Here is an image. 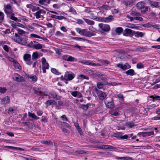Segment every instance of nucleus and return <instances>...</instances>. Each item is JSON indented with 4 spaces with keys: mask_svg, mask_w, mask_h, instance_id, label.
<instances>
[{
    "mask_svg": "<svg viewBox=\"0 0 160 160\" xmlns=\"http://www.w3.org/2000/svg\"><path fill=\"white\" fill-rule=\"evenodd\" d=\"M154 131H155L156 133L158 131L157 128H152L147 132H141V135L143 137L151 136L154 134Z\"/></svg>",
    "mask_w": 160,
    "mask_h": 160,
    "instance_id": "f257e3e1",
    "label": "nucleus"
},
{
    "mask_svg": "<svg viewBox=\"0 0 160 160\" xmlns=\"http://www.w3.org/2000/svg\"><path fill=\"white\" fill-rule=\"evenodd\" d=\"M75 76V74L73 73L67 72L64 75V79L67 81H70L73 79Z\"/></svg>",
    "mask_w": 160,
    "mask_h": 160,
    "instance_id": "f03ea898",
    "label": "nucleus"
},
{
    "mask_svg": "<svg viewBox=\"0 0 160 160\" xmlns=\"http://www.w3.org/2000/svg\"><path fill=\"white\" fill-rule=\"evenodd\" d=\"M98 26L104 32H108L110 30V27L108 25L101 23L99 24Z\"/></svg>",
    "mask_w": 160,
    "mask_h": 160,
    "instance_id": "7ed1b4c3",
    "label": "nucleus"
},
{
    "mask_svg": "<svg viewBox=\"0 0 160 160\" xmlns=\"http://www.w3.org/2000/svg\"><path fill=\"white\" fill-rule=\"evenodd\" d=\"M13 80L17 82H22L25 81L24 78L17 73H15L13 75Z\"/></svg>",
    "mask_w": 160,
    "mask_h": 160,
    "instance_id": "20e7f679",
    "label": "nucleus"
},
{
    "mask_svg": "<svg viewBox=\"0 0 160 160\" xmlns=\"http://www.w3.org/2000/svg\"><path fill=\"white\" fill-rule=\"evenodd\" d=\"M42 69L43 72L45 73L46 72V69H48L49 65L46 62V60L45 58H42Z\"/></svg>",
    "mask_w": 160,
    "mask_h": 160,
    "instance_id": "39448f33",
    "label": "nucleus"
},
{
    "mask_svg": "<svg viewBox=\"0 0 160 160\" xmlns=\"http://www.w3.org/2000/svg\"><path fill=\"white\" fill-rule=\"evenodd\" d=\"M96 91L99 97V99L101 100H103L107 96L105 92L98 90L97 89H96Z\"/></svg>",
    "mask_w": 160,
    "mask_h": 160,
    "instance_id": "423d86ee",
    "label": "nucleus"
},
{
    "mask_svg": "<svg viewBox=\"0 0 160 160\" xmlns=\"http://www.w3.org/2000/svg\"><path fill=\"white\" fill-rule=\"evenodd\" d=\"M4 8V12L7 15H8L9 14H12V13H13L12 12V9L10 4H7L6 6H5Z\"/></svg>",
    "mask_w": 160,
    "mask_h": 160,
    "instance_id": "0eeeda50",
    "label": "nucleus"
},
{
    "mask_svg": "<svg viewBox=\"0 0 160 160\" xmlns=\"http://www.w3.org/2000/svg\"><path fill=\"white\" fill-rule=\"evenodd\" d=\"M148 3L152 8H159L160 7V3L159 2L153 1L149 0Z\"/></svg>",
    "mask_w": 160,
    "mask_h": 160,
    "instance_id": "6e6552de",
    "label": "nucleus"
},
{
    "mask_svg": "<svg viewBox=\"0 0 160 160\" xmlns=\"http://www.w3.org/2000/svg\"><path fill=\"white\" fill-rule=\"evenodd\" d=\"M31 56L30 54H25L23 56V59L25 61L27 62V64L29 65H31L32 62L31 61Z\"/></svg>",
    "mask_w": 160,
    "mask_h": 160,
    "instance_id": "1a4fd4ad",
    "label": "nucleus"
},
{
    "mask_svg": "<svg viewBox=\"0 0 160 160\" xmlns=\"http://www.w3.org/2000/svg\"><path fill=\"white\" fill-rule=\"evenodd\" d=\"M46 13V11H45L44 10L42 9H41L38 11H37L36 12L34 13L33 14L34 16H35L36 17V18L37 19H38L41 18V15H40L41 13H43L45 14Z\"/></svg>",
    "mask_w": 160,
    "mask_h": 160,
    "instance_id": "9d476101",
    "label": "nucleus"
},
{
    "mask_svg": "<svg viewBox=\"0 0 160 160\" xmlns=\"http://www.w3.org/2000/svg\"><path fill=\"white\" fill-rule=\"evenodd\" d=\"M10 102L9 97L6 96L3 98L1 101V103L2 104H7Z\"/></svg>",
    "mask_w": 160,
    "mask_h": 160,
    "instance_id": "9b49d317",
    "label": "nucleus"
},
{
    "mask_svg": "<svg viewBox=\"0 0 160 160\" xmlns=\"http://www.w3.org/2000/svg\"><path fill=\"white\" fill-rule=\"evenodd\" d=\"M11 59L12 60H13L12 62L15 68L20 70L22 68L17 61L13 59L12 58H11Z\"/></svg>",
    "mask_w": 160,
    "mask_h": 160,
    "instance_id": "f8f14e48",
    "label": "nucleus"
},
{
    "mask_svg": "<svg viewBox=\"0 0 160 160\" xmlns=\"http://www.w3.org/2000/svg\"><path fill=\"white\" fill-rule=\"evenodd\" d=\"M103 22H111V21L113 20V16L110 15L108 17L103 18Z\"/></svg>",
    "mask_w": 160,
    "mask_h": 160,
    "instance_id": "ddd939ff",
    "label": "nucleus"
},
{
    "mask_svg": "<svg viewBox=\"0 0 160 160\" xmlns=\"http://www.w3.org/2000/svg\"><path fill=\"white\" fill-rule=\"evenodd\" d=\"M98 8L101 11H102L104 10H108L110 9V7L109 6L107 5H103L102 6L98 7Z\"/></svg>",
    "mask_w": 160,
    "mask_h": 160,
    "instance_id": "4468645a",
    "label": "nucleus"
},
{
    "mask_svg": "<svg viewBox=\"0 0 160 160\" xmlns=\"http://www.w3.org/2000/svg\"><path fill=\"white\" fill-rule=\"evenodd\" d=\"M80 62L86 65H90L91 66H96L95 63L89 62L88 61L82 60L79 62Z\"/></svg>",
    "mask_w": 160,
    "mask_h": 160,
    "instance_id": "2eb2a0df",
    "label": "nucleus"
},
{
    "mask_svg": "<svg viewBox=\"0 0 160 160\" xmlns=\"http://www.w3.org/2000/svg\"><path fill=\"white\" fill-rule=\"evenodd\" d=\"M144 6V3L142 2H139L136 5L138 9L140 10Z\"/></svg>",
    "mask_w": 160,
    "mask_h": 160,
    "instance_id": "dca6fc26",
    "label": "nucleus"
},
{
    "mask_svg": "<svg viewBox=\"0 0 160 160\" xmlns=\"http://www.w3.org/2000/svg\"><path fill=\"white\" fill-rule=\"evenodd\" d=\"M135 37L136 38H138L139 37H142L144 35L143 33L141 32H135L134 31V33H133Z\"/></svg>",
    "mask_w": 160,
    "mask_h": 160,
    "instance_id": "f3484780",
    "label": "nucleus"
},
{
    "mask_svg": "<svg viewBox=\"0 0 160 160\" xmlns=\"http://www.w3.org/2000/svg\"><path fill=\"white\" fill-rule=\"evenodd\" d=\"M124 31L126 34H129L130 36H132L134 35L133 33H134V31H132L130 29L126 28L125 30Z\"/></svg>",
    "mask_w": 160,
    "mask_h": 160,
    "instance_id": "a211bd4d",
    "label": "nucleus"
},
{
    "mask_svg": "<svg viewBox=\"0 0 160 160\" xmlns=\"http://www.w3.org/2000/svg\"><path fill=\"white\" fill-rule=\"evenodd\" d=\"M49 95L50 97L53 98H55L56 100H59L61 98L60 96L57 97V95L55 93L51 92Z\"/></svg>",
    "mask_w": 160,
    "mask_h": 160,
    "instance_id": "6ab92c4d",
    "label": "nucleus"
},
{
    "mask_svg": "<svg viewBox=\"0 0 160 160\" xmlns=\"http://www.w3.org/2000/svg\"><path fill=\"white\" fill-rule=\"evenodd\" d=\"M135 50L137 52H146L148 50L147 48L143 47H138L135 48Z\"/></svg>",
    "mask_w": 160,
    "mask_h": 160,
    "instance_id": "aec40b11",
    "label": "nucleus"
},
{
    "mask_svg": "<svg viewBox=\"0 0 160 160\" xmlns=\"http://www.w3.org/2000/svg\"><path fill=\"white\" fill-rule=\"evenodd\" d=\"M105 104L107 107L109 108H113L114 107L113 101L108 102L107 103H105Z\"/></svg>",
    "mask_w": 160,
    "mask_h": 160,
    "instance_id": "412c9836",
    "label": "nucleus"
},
{
    "mask_svg": "<svg viewBox=\"0 0 160 160\" xmlns=\"http://www.w3.org/2000/svg\"><path fill=\"white\" fill-rule=\"evenodd\" d=\"M30 47L35 48L37 49H41L42 48V46L40 44L38 43L37 44H34V45H31Z\"/></svg>",
    "mask_w": 160,
    "mask_h": 160,
    "instance_id": "4be33fe9",
    "label": "nucleus"
},
{
    "mask_svg": "<svg viewBox=\"0 0 160 160\" xmlns=\"http://www.w3.org/2000/svg\"><path fill=\"white\" fill-rule=\"evenodd\" d=\"M51 17L53 18H55L58 20H62V19H66V18L63 16H57L55 15H52Z\"/></svg>",
    "mask_w": 160,
    "mask_h": 160,
    "instance_id": "5701e85b",
    "label": "nucleus"
},
{
    "mask_svg": "<svg viewBox=\"0 0 160 160\" xmlns=\"http://www.w3.org/2000/svg\"><path fill=\"white\" fill-rule=\"evenodd\" d=\"M28 114V116L29 117H31L33 119H38L39 118V117H38L35 114H34L33 113H32L30 112H29Z\"/></svg>",
    "mask_w": 160,
    "mask_h": 160,
    "instance_id": "b1692460",
    "label": "nucleus"
},
{
    "mask_svg": "<svg viewBox=\"0 0 160 160\" xmlns=\"http://www.w3.org/2000/svg\"><path fill=\"white\" fill-rule=\"evenodd\" d=\"M130 14L132 16L136 17L140 16V14L136 11H132L130 13Z\"/></svg>",
    "mask_w": 160,
    "mask_h": 160,
    "instance_id": "393cba45",
    "label": "nucleus"
},
{
    "mask_svg": "<svg viewBox=\"0 0 160 160\" xmlns=\"http://www.w3.org/2000/svg\"><path fill=\"white\" fill-rule=\"evenodd\" d=\"M126 73L127 75L133 76L135 74V72L134 70L133 69H130L127 71L126 72Z\"/></svg>",
    "mask_w": 160,
    "mask_h": 160,
    "instance_id": "a878e982",
    "label": "nucleus"
},
{
    "mask_svg": "<svg viewBox=\"0 0 160 160\" xmlns=\"http://www.w3.org/2000/svg\"><path fill=\"white\" fill-rule=\"evenodd\" d=\"M91 18L92 19L95 20L97 21H99V22H103V18L102 17H91Z\"/></svg>",
    "mask_w": 160,
    "mask_h": 160,
    "instance_id": "bb28decb",
    "label": "nucleus"
},
{
    "mask_svg": "<svg viewBox=\"0 0 160 160\" xmlns=\"http://www.w3.org/2000/svg\"><path fill=\"white\" fill-rule=\"evenodd\" d=\"M123 31V29L121 27H118L116 28L115 29V32L116 33L120 35Z\"/></svg>",
    "mask_w": 160,
    "mask_h": 160,
    "instance_id": "cd10ccee",
    "label": "nucleus"
},
{
    "mask_svg": "<svg viewBox=\"0 0 160 160\" xmlns=\"http://www.w3.org/2000/svg\"><path fill=\"white\" fill-rule=\"evenodd\" d=\"M80 108L84 110H87L89 108V104H87V105L81 104L79 106Z\"/></svg>",
    "mask_w": 160,
    "mask_h": 160,
    "instance_id": "c85d7f7f",
    "label": "nucleus"
},
{
    "mask_svg": "<svg viewBox=\"0 0 160 160\" xmlns=\"http://www.w3.org/2000/svg\"><path fill=\"white\" fill-rule=\"evenodd\" d=\"M83 19L84 20L85 22L88 24L92 25L94 24V22L93 21L84 18H83Z\"/></svg>",
    "mask_w": 160,
    "mask_h": 160,
    "instance_id": "c756f323",
    "label": "nucleus"
},
{
    "mask_svg": "<svg viewBox=\"0 0 160 160\" xmlns=\"http://www.w3.org/2000/svg\"><path fill=\"white\" fill-rule=\"evenodd\" d=\"M126 126L129 128H132L135 125L132 122H130L126 123Z\"/></svg>",
    "mask_w": 160,
    "mask_h": 160,
    "instance_id": "7c9ffc66",
    "label": "nucleus"
},
{
    "mask_svg": "<svg viewBox=\"0 0 160 160\" xmlns=\"http://www.w3.org/2000/svg\"><path fill=\"white\" fill-rule=\"evenodd\" d=\"M117 66L119 68H120L123 70H125L127 68V66L126 65H123L122 64H117Z\"/></svg>",
    "mask_w": 160,
    "mask_h": 160,
    "instance_id": "2f4dec72",
    "label": "nucleus"
},
{
    "mask_svg": "<svg viewBox=\"0 0 160 160\" xmlns=\"http://www.w3.org/2000/svg\"><path fill=\"white\" fill-rule=\"evenodd\" d=\"M28 78L31 79L32 81L34 82H36L37 80V77L35 75L33 76H27Z\"/></svg>",
    "mask_w": 160,
    "mask_h": 160,
    "instance_id": "473e14b6",
    "label": "nucleus"
},
{
    "mask_svg": "<svg viewBox=\"0 0 160 160\" xmlns=\"http://www.w3.org/2000/svg\"><path fill=\"white\" fill-rule=\"evenodd\" d=\"M95 35L96 34L95 33L90 31H87L86 37H90L91 36H95Z\"/></svg>",
    "mask_w": 160,
    "mask_h": 160,
    "instance_id": "72a5a7b5",
    "label": "nucleus"
},
{
    "mask_svg": "<svg viewBox=\"0 0 160 160\" xmlns=\"http://www.w3.org/2000/svg\"><path fill=\"white\" fill-rule=\"evenodd\" d=\"M60 124L62 126L64 127H67L68 128L70 127V126L68 124L64 122H61Z\"/></svg>",
    "mask_w": 160,
    "mask_h": 160,
    "instance_id": "f704fd0d",
    "label": "nucleus"
},
{
    "mask_svg": "<svg viewBox=\"0 0 160 160\" xmlns=\"http://www.w3.org/2000/svg\"><path fill=\"white\" fill-rule=\"evenodd\" d=\"M38 57V53L36 52H33L32 55V59L33 60H34Z\"/></svg>",
    "mask_w": 160,
    "mask_h": 160,
    "instance_id": "c9c22d12",
    "label": "nucleus"
},
{
    "mask_svg": "<svg viewBox=\"0 0 160 160\" xmlns=\"http://www.w3.org/2000/svg\"><path fill=\"white\" fill-rule=\"evenodd\" d=\"M124 3L126 5H130L133 3V0H126Z\"/></svg>",
    "mask_w": 160,
    "mask_h": 160,
    "instance_id": "e433bc0d",
    "label": "nucleus"
},
{
    "mask_svg": "<svg viewBox=\"0 0 160 160\" xmlns=\"http://www.w3.org/2000/svg\"><path fill=\"white\" fill-rule=\"evenodd\" d=\"M14 13H12V14H11V16H10V19L13 20L15 21H17L18 20V18L14 17Z\"/></svg>",
    "mask_w": 160,
    "mask_h": 160,
    "instance_id": "4c0bfd02",
    "label": "nucleus"
},
{
    "mask_svg": "<svg viewBox=\"0 0 160 160\" xmlns=\"http://www.w3.org/2000/svg\"><path fill=\"white\" fill-rule=\"evenodd\" d=\"M55 102H56L55 101L52 100H49L47 101L46 102V103L49 105H50L52 104H55Z\"/></svg>",
    "mask_w": 160,
    "mask_h": 160,
    "instance_id": "58836bf2",
    "label": "nucleus"
},
{
    "mask_svg": "<svg viewBox=\"0 0 160 160\" xmlns=\"http://www.w3.org/2000/svg\"><path fill=\"white\" fill-rule=\"evenodd\" d=\"M51 71L53 73L57 75L60 74V73H59L58 70L54 68H52L51 69Z\"/></svg>",
    "mask_w": 160,
    "mask_h": 160,
    "instance_id": "ea45409f",
    "label": "nucleus"
},
{
    "mask_svg": "<svg viewBox=\"0 0 160 160\" xmlns=\"http://www.w3.org/2000/svg\"><path fill=\"white\" fill-rule=\"evenodd\" d=\"M148 10V7L144 6L140 10L142 13H144Z\"/></svg>",
    "mask_w": 160,
    "mask_h": 160,
    "instance_id": "a19ab883",
    "label": "nucleus"
},
{
    "mask_svg": "<svg viewBox=\"0 0 160 160\" xmlns=\"http://www.w3.org/2000/svg\"><path fill=\"white\" fill-rule=\"evenodd\" d=\"M78 94L80 95H81V93L78 91H74L71 93L72 95L74 97L77 96Z\"/></svg>",
    "mask_w": 160,
    "mask_h": 160,
    "instance_id": "79ce46f5",
    "label": "nucleus"
},
{
    "mask_svg": "<svg viewBox=\"0 0 160 160\" xmlns=\"http://www.w3.org/2000/svg\"><path fill=\"white\" fill-rule=\"evenodd\" d=\"M121 134L122 133L120 132H118L117 133H114L112 135V136L118 138H120Z\"/></svg>",
    "mask_w": 160,
    "mask_h": 160,
    "instance_id": "37998d69",
    "label": "nucleus"
},
{
    "mask_svg": "<svg viewBox=\"0 0 160 160\" xmlns=\"http://www.w3.org/2000/svg\"><path fill=\"white\" fill-rule=\"evenodd\" d=\"M76 153L78 154H86V152L85 151L82 150H79L75 151Z\"/></svg>",
    "mask_w": 160,
    "mask_h": 160,
    "instance_id": "c03bdc74",
    "label": "nucleus"
},
{
    "mask_svg": "<svg viewBox=\"0 0 160 160\" xmlns=\"http://www.w3.org/2000/svg\"><path fill=\"white\" fill-rule=\"evenodd\" d=\"M18 34L20 36V35H22L23 34H24L25 33V32L22 30H21L19 29L18 30Z\"/></svg>",
    "mask_w": 160,
    "mask_h": 160,
    "instance_id": "a18cd8bd",
    "label": "nucleus"
},
{
    "mask_svg": "<svg viewBox=\"0 0 160 160\" xmlns=\"http://www.w3.org/2000/svg\"><path fill=\"white\" fill-rule=\"evenodd\" d=\"M87 30L86 29H82L80 34L86 36Z\"/></svg>",
    "mask_w": 160,
    "mask_h": 160,
    "instance_id": "49530a36",
    "label": "nucleus"
},
{
    "mask_svg": "<svg viewBox=\"0 0 160 160\" xmlns=\"http://www.w3.org/2000/svg\"><path fill=\"white\" fill-rule=\"evenodd\" d=\"M150 98L153 99H156V100H160V96H151Z\"/></svg>",
    "mask_w": 160,
    "mask_h": 160,
    "instance_id": "de8ad7c7",
    "label": "nucleus"
},
{
    "mask_svg": "<svg viewBox=\"0 0 160 160\" xmlns=\"http://www.w3.org/2000/svg\"><path fill=\"white\" fill-rule=\"evenodd\" d=\"M106 84L108 86H116L118 85V84L116 82L108 83V82H106Z\"/></svg>",
    "mask_w": 160,
    "mask_h": 160,
    "instance_id": "09e8293b",
    "label": "nucleus"
},
{
    "mask_svg": "<svg viewBox=\"0 0 160 160\" xmlns=\"http://www.w3.org/2000/svg\"><path fill=\"white\" fill-rule=\"evenodd\" d=\"M30 36L32 38H41V37L37 34H31L30 35Z\"/></svg>",
    "mask_w": 160,
    "mask_h": 160,
    "instance_id": "8fccbe9b",
    "label": "nucleus"
},
{
    "mask_svg": "<svg viewBox=\"0 0 160 160\" xmlns=\"http://www.w3.org/2000/svg\"><path fill=\"white\" fill-rule=\"evenodd\" d=\"M111 114L115 116H118L119 115V113L117 111H113L111 112Z\"/></svg>",
    "mask_w": 160,
    "mask_h": 160,
    "instance_id": "3c124183",
    "label": "nucleus"
},
{
    "mask_svg": "<svg viewBox=\"0 0 160 160\" xmlns=\"http://www.w3.org/2000/svg\"><path fill=\"white\" fill-rule=\"evenodd\" d=\"M143 65L141 63H138L137 65V68H143Z\"/></svg>",
    "mask_w": 160,
    "mask_h": 160,
    "instance_id": "603ef678",
    "label": "nucleus"
},
{
    "mask_svg": "<svg viewBox=\"0 0 160 160\" xmlns=\"http://www.w3.org/2000/svg\"><path fill=\"white\" fill-rule=\"evenodd\" d=\"M69 11L73 14H77V12L75 10L72 8H70Z\"/></svg>",
    "mask_w": 160,
    "mask_h": 160,
    "instance_id": "864d4df0",
    "label": "nucleus"
},
{
    "mask_svg": "<svg viewBox=\"0 0 160 160\" xmlns=\"http://www.w3.org/2000/svg\"><path fill=\"white\" fill-rule=\"evenodd\" d=\"M7 89L5 88L0 87V92L1 93H4L6 91Z\"/></svg>",
    "mask_w": 160,
    "mask_h": 160,
    "instance_id": "5fc2aeb1",
    "label": "nucleus"
},
{
    "mask_svg": "<svg viewBox=\"0 0 160 160\" xmlns=\"http://www.w3.org/2000/svg\"><path fill=\"white\" fill-rule=\"evenodd\" d=\"M75 58L71 56H68V61H74Z\"/></svg>",
    "mask_w": 160,
    "mask_h": 160,
    "instance_id": "6e6d98bb",
    "label": "nucleus"
},
{
    "mask_svg": "<svg viewBox=\"0 0 160 160\" xmlns=\"http://www.w3.org/2000/svg\"><path fill=\"white\" fill-rule=\"evenodd\" d=\"M72 38L76 40H82L83 41H85L86 40L85 39L79 37H73Z\"/></svg>",
    "mask_w": 160,
    "mask_h": 160,
    "instance_id": "4d7b16f0",
    "label": "nucleus"
},
{
    "mask_svg": "<svg viewBox=\"0 0 160 160\" xmlns=\"http://www.w3.org/2000/svg\"><path fill=\"white\" fill-rule=\"evenodd\" d=\"M4 18V14L3 13L0 12V21H2Z\"/></svg>",
    "mask_w": 160,
    "mask_h": 160,
    "instance_id": "13d9d810",
    "label": "nucleus"
},
{
    "mask_svg": "<svg viewBox=\"0 0 160 160\" xmlns=\"http://www.w3.org/2000/svg\"><path fill=\"white\" fill-rule=\"evenodd\" d=\"M10 148L12 149H17L18 150H24L23 149H22L20 148H17L12 146H10Z\"/></svg>",
    "mask_w": 160,
    "mask_h": 160,
    "instance_id": "bf43d9fd",
    "label": "nucleus"
},
{
    "mask_svg": "<svg viewBox=\"0 0 160 160\" xmlns=\"http://www.w3.org/2000/svg\"><path fill=\"white\" fill-rule=\"evenodd\" d=\"M103 84L101 83H98L97 84V87L99 89H101L103 88Z\"/></svg>",
    "mask_w": 160,
    "mask_h": 160,
    "instance_id": "052dcab7",
    "label": "nucleus"
},
{
    "mask_svg": "<svg viewBox=\"0 0 160 160\" xmlns=\"http://www.w3.org/2000/svg\"><path fill=\"white\" fill-rule=\"evenodd\" d=\"M35 93L38 95H41L43 93V92L42 91L39 90V89L38 90H36Z\"/></svg>",
    "mask_w": 160,
    "mask_h": 160,
    "instance_id": "680f3d73",
    "label": "nucleus"
},
{
    "mask_svg": "<svg viewBox=\"0 0 160 160\" xmlns=\"http://www.w3.org/2000/svg\"><path fill=\"white\" fill-rule=\"evenodd\" d=\"M156 107V106L154 104H152L151 105H149L148 107V109H152Z\"/></svg>",
    "mask_w": 160,
    "mask_h": 160,
    "instance_id": "e2e57ef3",
    "label": "nucleus"
},
{
    "mask_svg": "<svg viewBox=\"0 0 160 160\" xmlns=\"http://www.w3.org/2000/svg\"><path fill=\"white\" fill-rule=\"evenodd\" d=\"M134 19L138 20L140 21H142L143 20V19L142 18L138 16L135 17Z\"/></svg>",
    "mask_w": 160,
    "mask_h": 160,
    "instance_id": "0e129e2a",
    "label": "nucleus"
},
{
    "mask_svg": "<svg viewBox=\"0 0 160 160\" xmlns=\"http://www.w3.org/2000/svg\"><path fill=\"white\" fill-rule=\"evenodd\" d=\"M28 127L32 129L33 128V126L32 124H31L30 122H28V123H27L26 125Z\"/></svg>",
    "mask_w": 160,
    "mask_h": 160,
    "instance_id": "69168bd1",
    "label": "nucleus"
},
{
    "mask_svg": "<svg viewBox=\"0 0 160 160\" xmlns=\"http://www.w3.org/2000/svg\"><path fill=\"white\" fill-rule=\"evenodd\" d=\"M46 144L49 145H52V143L50 140L45 141Z\"/></svg>",
    "mask_w": 160,
    "mask_h": 160,
    "instance_id": "338daca9",
    "label": "nucleus"
},
{
    "mask_svg": "<svg viewBox=\"0 0 160 160\" xmlns=\"http://www.w3.org/2000/svg\"><path fill=\"white\" fill-rule=\"evenodd\" d=\"M61 118H62L63 120L66 121H68V119L65 115L62 116Z\"/></svg>",
    "mask_w": 160,
    "mask_h": 160,
    "instance_id": "774afa93",
    "label": "nucleus"
}]
</instances>
